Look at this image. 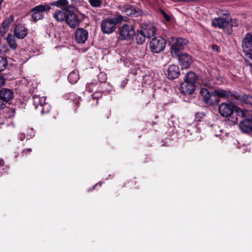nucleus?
Masks as SVG:
<instances>
[{"instance_id":"nucleus-26","label":"nucleus","mask_w":252,"mask_h":252,"mask_svg":"<svg viewBox=\"0 0 252 252\" xmlns=\"http://www.w3.org/2000/svg\"><path fill=\"white\" fill-rule=\"evenodd\" d=\"M79 78L78 71L74 70L69 73L68 76V80L71 84L76 83Z\"/></svg>"},{"instance_id":"nucleus-41","label":"nucleus","mask_w":252,"mask_h":252,"mask_svg":"<svg viewBox=\"0 0 252 252\" xmlns=\"http://www.w3.org/2000/svg\"><path fill=\"white\" fill-rule=\"evenodd\" d=\"M4 164V161L2 159L0 160V167L3 166Z\"/></svg>"},{"instance_id":"nucleus-8","label":"nucleus","mask_w":252,"mask_h":252,"mask_svg":"<svg viewBox=\"0 0 252 252\" xmlns=\"http://www.w3.org/2000/svg\"><path fill=\"white\" fill-rule=\"evenodd\" d=\"M116 27L113 20L110 18H106L102 21L101 29L103 33L110 34L113 32Z\"/></svg>"},{"instance_id":"nucleus-20","label":"nucleus","mask_w":252,"mask_h":252,"mask_svg":"<svg viewBox=\"0 0 252 252\" xmlns=\"http://www.w3.org/2000/svg\"><path fill=\"white\" fill-rule=\"evenodd\" d=\"M234 115L237 118V116L242 118H248L252 117V111L248 110H242L238 107H235L234 111Z\"/></svg>"},{"instance_id":"nucleus-5","label":"nucleus","mask_w":252,"mask_h":252,"mask_svg":"<svg viewBox=\"0 0 252 252\" xmlns=\"http://www.w3.org/2000/svg\"><path fill=\"white\" fill-rule=\"evenodd\" d=\"M166 40L161 36L153 38L149 44L150 48L154 53H159L165 47Z\"/></svg>"},{"instance_id":"nucleus-14","label":"nucleus","mask_w":252,"mask_h":252,"mask_svg":"<svg viewBox=\"0 0 252 252\" xmlns=\"http://www.w3.org/2000/svg\"><path fill=\"white\" fill-rule=\"evenodd\" d=\"M252 117L243 119L239 124V127L243 132L248 133L252 131Z\"/></svg>"},{"instance_id":"nucleus-9","label":"nucleus","mask_w":252,"mask_h":252,"mask_svg":"<svg viewBox=\"0 0 252 252\" xmlns=\"http://www.w3.org/2000/svg\"><path fill=\"white\" fill-rule=\"evenodd\" d=\"M178 57V60L182 68L186 69L189 68L192 62L191 57L187 53H180Z\"/></svg>"},{"instance_id":"nucleus-37","label":"nucleus","mask_w":252,"mask_h":252,"mask_svg":"<svg viewBox=\"0 0 252 252\" xmlns=\"http://www.w3.org/2000/svg\"><path fill=\"white\" fill-rule=\"evenodd\" d=\"M5 83V79L2 76L0 75V87L2 86Z\"/></svg>"},{"instance_id":"nucleus-42","label":"nucleus","mask_w":252,"mask_h":252,"mask_svg":"<svg viewBox=\"0 0 252 252\" xmlns=\"http://www.w3.org/2000/svg\"><path fill=\"white\" fill-rule=\"evenodd\" d=\"M32 151V149L31 148L28 149L25 151H24V153H27V152H31Z\"/></svg>"},{"instance_id":"nucleus-45","label":"nucleus","mask_w":252,"mask_h":252,"mask_svg":"<svg viewBox=\"0 0 252 252\" xmlns=\"http://www.w3.org/2000/svg\"><path fill=\"white\" fill-rule=\"evenodd\" d=\"M124 82L125 83V84H126V82L125 81H124Z\"/></svg>"},{"instance_id":"nucleus-21","label":"nucleus","mask_w":252,"mask_h":252,"mask_svg":"<svg viewBox=\"0 0 252 252\" xmlns=\"http://www.w3.org/2000/svg\"><path fill=\"white\" fill-rule=\"evenodd\" d=\"M27 29L22 25H18L15 28L14 35L18 38H24L27 35Z\"/></svg>"},{"instance_id":"nucleus-19","label":"nucleus","mask_w":252,"mask_h":252,"mask_svg":"<svg viewBox=\"0 0 252 252\" xmlns=\"http://www.w3.org/2000/svg\"><path fill=\"white\" fill-rule=\"evenodd\" d=\"M69 11L65 9H62L55 11L53 14V17L58 22H62L65 20Z\"/></svg>"},{"instance_id":"nucleus-43","label":"nucleus","mask_w":252,"mask_h":252,"mask_svg":"<svg viewBox=\"0 0 252 252\" xmlns=\"http://www.w3.org/2000/svg\"><path fill=\"white\" fill-rule=\"evenodd\" d=\"M250 58H251V59H252V55H251L250 56Z\"/></svg>"},{"instance_id":"nucleus-35","label":"nucleus","mask_w":252,"mask_h":252,"mask_svg":"<svg viewBox=\"0 0 252 252\" xmlns=\"http://www.w3.org/2000/svg\"><path fill=\"white\" fill-rule=\"evenodd\" d=\"M7 101H5L3 99L0 97V109H3L5 107L6 102Z\"/></svg>"},{"instance_id":"nucleus-4","label":"nucleus","mask_w":252,"mask_h":252,"mask_svg":"<svg viewBox=\"0 0 252 252\" xmlns=\"http://www.w3.org/2000/svg\"><path fill=\"white\" fill-rule=\"evenodd\" d=\"M50 9V6L48 4H40L32 8L31 10V21L36 22L42 19L44 17V13Z\"/></svg>"},{"instance_id":"nucleus-18","label":"nucleus","mask_w":252,"mask_h":252,"mask_svg":"<svg viewBox=\"0 0 252 252\" xmlns=\"http://www.w3.org/2000/svg\"><path fill=\"white\" fill-rule=\"evenodd\" d=\"M141 31L146 38H151L155 35L156 30L153 25L149 24L143 26Z\"/></svg>"},{"instance_id":"nucleus-16","label":"nucleus","mask_w":252,"mask_h":252,"mask_svg":"<svg viewBox=\"0 0 252 252\" xmlns=\"http://www.w3.org/2000/svg\"><path fill=\"white\" fill-rule=\"evenodd\" d=\"M65 21L71 28H76L78 26L80 22L77 15L70 11H69V13L67 15Z\"/></svg>"},{"instance_id":"nucleus-38","label":"nucleus","mask_w":252,"mask_h":252,"mask_svg":"<svg viewBox=\"0 0 252 252\" xmlns=\"http://www.w3.org/2000/svg\"><path fill=\"white\" fill-rule=\"evenodd\" d=\"M97 97H98V96L96 95V93H95L93 95V100H96V103H95L96 105L97 104V103H98V99H97V98H96Z\"/></svg>"},{"instance_id":"nucleus-28","label":"nucleus","mask_w":252,"mask_h":252,"mask_svg":"<svg viewBox=\"0 0 252 252\" xmlns=\"http://www.w3.org/2000/svg\"><path fill=\"white\" fill-rule=\"evenodd\" d=\"M208 99H209L210 101H211L213 102V103H207V104L210 105H215L219 103L220 101L219 98H218L215 95V94L214 93V92L213 93H211V95H210V97H208Z\"/></svg>"},{"instance_id":"nucleus-31","label":"nucleus","mask_w":252,"mask_h":252,"mask_svg":"<svg viewBox=\"0 0 252 252\" xmlns=\"http://www.w3.org/2000/svg\"><path fill=\"white\" fill-rule=\"evenodd\" d=\"M7 65V61L5 58L0 57V71L5 69Z\"/></svg>"},{"instance_id":"nucleus-17","label":"nucleus","mask_w":252,"mask_h":252,"mask_svg":"<svg viewBox=\"0 0 252 252\" xmlns=\"http://www.w3.org/2000/svg\"><path fill=\"white\" fill-rule=\"evenodd\" d=\"M242 47L245 52L252 51V34L248 33L244 37Z\"/></svg>"},{"instance_id":"nucleus-34","label":"nucleus","mask_w":252,"mask_h":252,"mask_svg":"<svg viewBox=\"0 0 252 252\" xmlns=\"http://www.w3.org/2000/svg\"><path fill=\"white\" fill-rule=\"evenodd\" d=\"M94 87V83H89L86 85V91L90 93H91L93 91V88Z\"/></svg>"},{"instance_id":"nucleus-46","label":"nucleus","mask_w":252,"mask_h":252,"mask_svg":"<svg viewBox=\"0 0 252 252\" xmlns=\"http://www.w3.org/2000/svg\"><path fill=\"white\" fill-rule=\"evenodd\" d=\"M124 82L125 83V84H126V82L125 81H124Z\"/></svg>"},{"instance_id":"nucleus-32","label":"nucleus","mask_w":252,"mask_h":252,"mask_svg":"<svg viewBox=\"0 0 252 252\" xmlns=\"http://www.w3.org/2000/svg\"><path fill=\"white\" fill-rule=\"evenodd\" d=\"M111 19L113 20L116 27L117 24L121 23L125 20L124 17L121 15H116L115 17Z\"/></svg>"},{"instance_id":"nucleus-33","label":"nucleus","mask_w":252,"mask_h":252,"mask_svg":"<svg viewBox=\"0 0 252 252\" xmlns=\"http://www.w3.org/2000/svg\"><path fill=\"white\" fill-rule=\"evenodd\" d=\"M56 2L58 5L60 6H66L68 4L67 0H58Z\"/></svg>"},{"instance_id":"nucleus-12","label":"nucleus","mask_w":252,"mask_h":252,"mask_svg":"<svg viewBox=\"0 0 252 252\" xmlns=\"http://www.w3.org/2000/svg\"><path fill=\"white\" fill-rule=\"evenodd\" d=\"M88 38V32L83 28H78L75 32V39L78 43H84Z\"/></svg>"},{"instance_id":"nucleus-39","label":"nucleus","mask_w":252,"mask_h":252,"mask_svg":"<svg viewBox=\"0 0 252 252\" xmlns=\"http://www.w3.org/2000/svg\"><path fill=\"white\" fill-rule=\"evenodd\" d=\"M212 49L216 52H218L219 51V48L217 45H214L212 46Z\"/></svg>"},{"instance_id":"nucleus-30","label":"nucleus","mask_w":252,"mask_h":252,"mask_svg":"<svg viewBox=\"0 0 252 252\" xmlns=\"http://www.w3.org/2000/svg\"><path fill=\"white\" fill-rule=\"evenodd\" d=\"M146 36H144L141 30L137 33L136 36V42L138 44H142L145 41Z\"/></svg>"},{"instance_id":"nucleus-3","label":"nucleus","mask_w":252,"mask_h":252,"mask_svg":"<svg viewBox=\"0 0 252 252\" xmlns=\"http://www.w3.org/2000/svg\"><path fill=\"white\" fill-rule=\"evenodd\" d=\"M235 106L227 103H221L219 106V111L220 115L228 118L231 124H236L238 122V118L234 114Z\"/></svg>"},{"instance_id":"nucleus-7","label":"nucleus","mask_w":252,"mask_h":252,"mask_svg":"<svg viewBox=\"0 0 252 252\" xmlns=\"http://www.w3.org/2000/svg\"><path fill=\"white\" fill-rule=\"evenodd\" d=\"M188 43V40L186 39L182 38H178L176 39L171 47V52L174 56L179 55L181 53V50L183 49V46Z\"/></svg>"},{"instance_id":"nucleus-6","label":"nucleus","mask_w":252,"mask_h":252,"mask_svg":"<svg viewBox=\"0 0 252 252\" xmlns=\"http://www.w3.org/2000/svg\"><path fill=\"white\" fill-rule=\"evenodd\" d=\"M32 99L35 109H39L42 114L47 113L50 111V106L45 102L46 98L45 97L33 95Z\"/></svg>"},{"instance_id":"nucleus-27","label":"nucleus","mask_w":252,"mask_h":252,"mask_svg":"<svg viewBox=\"0 0 252 252\" xmlns=\"http://www.w3.org/2000/svg\"><path fill=\"white\" fill-rule=\"evenodd\" d=\"M15 36V35H13L11 34H8L6 37V40L9 47L14 50L16 49L17 47Z\"/></svg>"},{"instance_id":"nucleus-44","label":"nucleus","mask_w":252,"mask_h":252,"mask_svg":"<svg viewBox=\"0 0 252 252\" xmlns=\"http://www.w3.org/2000/svg\"><path fill=\"white\" fill-rule=\"evenodd\" d=\"M124 82L125 83V84H126V82L125 81H124Z\"/></svg>"},{"instance_id":"nucleus-1","label":"nucleus","mask_w":252,"mask_h":252,"mask_svg":"<svg viewBox=\"0 0 252 252\" xmlns=\"http://www.w3.org/2000/svg\"><path fill=\"white\" fill-rule=\"evenodd\" d=\"M238 21H233L228 17H219L214 18L212 21V25L214 27L222 29L227 34H230L232 31V27L237 24Z\"/></svg>"},{"instance_id":"nucleus-13","label":"nucleus","mask_w":252,"mask_h":252,"mask_svg":"<svg viewBox=\"0 0 252 252\" xmlns=\"http://www.w3.org/2000/svg\"><path fill=\"white\" fill-rule=\"evenodd\" d=\"M165 74L169 79H174L177 78L180 74L179 68L175 64L170 65L166 71Z\"/></svg>"},{"instance_id":"nucleus-10","label":"nucleus","mask_w":252,"mask_h":252,"mask_svg":"<svg viewBox=\"0 0 252 252\" xmlns=\"http://www.w3.org/2000/svg\"><path fill=\"white\" fill-rule=\"evenodd\" d=\"M134 34V28L132 25L124 24L120 29V34L125 39H128Z\"/></svg>"},{"instance_id":"nucleus-22","label":"nucleus","mask_w":252,"mask_h":252,"mask_svg":"<svg viewBox=\"0 0 252 252\" xmlns=\"http://www.w3.org/2000/svg\"><path fill=\"white\" fill-rule=\"evenodd\" d=\"M14 20V16L10 15L8 18H6L2 22L0 28V33L1 35H4L7 31L9 25Z\"/></svg>"},{"instance_id":"nucleus-36","label":"nucleus","mask_w":252,"mask_h":252,"mask_svg":"<svg viewBox=\"0 0 252 252\" xmlns=\"http://www.w3.org/2000/svg\"><path fill=\"white\" fill-rule=\"evenodd\" d=\"M161 11L162 14H163L164 18L166 19V20L169 21L170 20V16L167 14H166L164 11L161 10Z\"/></svg>"},{"instance_id":"nucleus-29","label":"nucleus","mask_w":252,"mask_h":252,"mask_svg":"<svg viewBox=\"0 0 252 252\" xmlns=\"http://www.w3.org/2000/svg\"><path fill=\"white\" fill-rule=\"evenodd\" d=\"M103 0H88L90 5L95 8L100 7L102 5Z\"/></svg>"},{"instance_id":"nucleus-2","label":"nucleus","mask_w":252,"mask_h":252,"mask_svg":"<svg viewBox=\"0 0 252 252\" xmlns=\"http://www.w3.org/2000/svg\"><path fill=\"white\" fill-rule=\"evenodd\" d=\"M197 79L195 74L192 72H188L185 78V81L181 85L180 90L184 94H191L195 90V83Z\"/></svg>"},{"instance_id":"nucleus-24","label":"nucleus","mask_w":252,"mask_h":252,"mask_svg":"<svg viewBox=\"0 0 252 252\" xmlns=\"http://www.w3.org/2000/svg\"><path fill=\"white\" fill-rule=\"evenodd\" d=\"M237 96L234 97V100H239L243 103L252 104V96L246 94L241 96L237 93Z\"/></svg>"},{"instance_id":"nucleus-23","label":"nucleus","mask_w":252,"mask_h":252,"mask_svg":"<svg viewBox=\"0 0 252 252\" xmlns=\"http://www.w3.org/2000/svg\"><path fill=\"white\" fill-rule=\"evenodd\" d=\"M0 97L8 102L13 98V93L10 89L3 88L0 91Z\"/></svg>"},{"instance_id":"nucleus-11","label":"nucleus","mask_w":252,"mask_h":252,"mask_svg":"<svg viewBox=\"0 0 252 252\" xmlns=\"http://www.w3.org/2000/svg\"><path fill=\"white\" fill-rule=\"evenodd\" d=\"M214 93L216 97L230 99L233 100L234 97L237 96V93L235 92H230L222 89H217L214 91Z\"/></svg>"},{"instance_id":"nucleus-15","label":"nucleus","mask_w":252,"mask_h":252,"mask_svg":"<svg viewBox=\"0 0 252 252\" xmlns=\"http://www.w3.org/2000/svg\"><path fill=\"white\" fill-rule=\"evenodd\" d=\"M122 11L127 15L134 17H138L141 14V11L139 8L129 5H125L123 8Z\"/></svg>"},{"instance_id":"nucleus-40","label":"nucleus","mask_w":252,"mask_h":252,"mask_svg":"<svg viewBox=\"0 0 252 252\" xmlns=\"http://www.w3.org/2000/svg\"><path fill=\"white\" fill-rule=\"evenodd\" d=\"M25 138V135L24 134H21L20 136V139L21 141H23L24 140Z\"/></svg>"},{"instance_id":"nucleus-25","label":"nucleus","mask_w":252,"mask_h":252,"mask_svg":"<svg viewBox=\"0 0 252 252\" xmlns=\"http://www.w3.org/2000/svg\"><path fill=\"white\" fill-rule=\"evenodd\" d=\"M200 94L205 103H213V102L208 99V97H210L211 93L207 89L201 88Z\"/></svg>"}]
</instances>
